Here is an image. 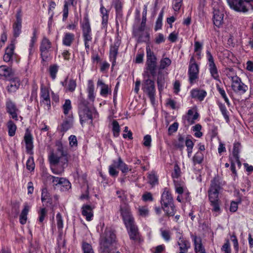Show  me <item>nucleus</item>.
Here are the masks:
<instances>
[{
    "mask_svg": "<svg viewBox=\"0 0 253 253\" xmlns=\"http://www.w3.org/2000/svg\"><path fill=\"white\" fill-rule=\"evenodd\" d=\"M221 189L219 179L214 177L211 180V186L208 190L209 199L212 211L219 213L220 212L219 193Z\"/></svg>",
    "mask_w": 253,
    "mask_h": 253,
    "instance_id": "1",
    "label": "nucleus"
},
{
    "mask_svg": "<svg viewBox=\"0 0 253 253\" xmlns=\"http://www.w3.org/2000/svg\"><path fill=\"white\" fill-rule=\"evenodd\" d=\"M88 102L82 99L79 104V115L80 117V123L83 126L84 123L88 120H90V123L92 125V120L93 118H96L98 114L94 108L89 107Z\"/></svg>",
    "mask_w": 253,
    "mask_h": 253,
    "instance_id": "2",
    "label": "nucleus"
},
{
    "mask_svg": "<svg viewBox=\"0 0 253 253\" xmlns=\"http://www.w3.org/2000/svg\"><path fill=\"white\" fill-rule=\"evenodd\" d=\"M116 239V235L110 227L105 228L100 236L99 244L102 253H110V247Z\"/></svg>",
    "mask_w": 253,
    "mask_h": 253,
    "instance_id": "3",
    "label": "nucleus"
},
{
    "mask_svg": "<svg viewBox=\"0 0 253 253\" xmlns=\"http://www.w3.org/2000/svg\"><path fill=\"white\" fill-rule=\"evenodd\" d=\"M162 208L169 216H173L175 213L173 198L169 190L165 188L161 196Z\"/></svg>",
    "mask_w": 253,
    "mask_h": 253,
    "instance_id": "4",
    "label": "nucleus"
},
{
    "mask_svg": "<svg viewBox=\"0 0 253 253\" xmlns=\"http://www.w3.org/2000/svg\"><path fill=\"white\" fill-rule=\"evenodd\" d=\"M56 146L57 147L56 150L55 152H51L48 155L50 164L58 165L62 158V161H64V159H68V152L62 144L58 142Z\"/></svg>",
    "mask_w": 253,
    "mask_h": 253,
    "instance_id": "5",
    "label": "nucleus"
},
{
    "mask_svg": "<svg viewBox=\"0 0 253 253\" xmlns=\"http://www.w3.org/2000/svg\"><path fill=\"white\" fill-rule=\"evenodd\" d=\"M230 7L238 12L246 13L253 10V0H228Z\"/></svg>",
    "mask_w": 253,
    "mask_h": 253,
    "instance_id": "6",
    "label": "nucleus"
},
{
    "mask_svg": "<svg viewBox=\"0 0 253 253\" xmlns=\"http://www.w3.org/2000/svg\"><path fill=\"white\" fill-rule=\"evenodd\" d=\"M81 27L82 30L83 37L85 49H89V42L92 41L91 29L87 14L84 17L83 21L81 22Z\"/></svg>",
    "mask_w": 253,
    "mask_h": 253,
    "instance_id": "7",
    "label": "nucleus"
},
{
    "mask_svg": "<svg viewBox=\"0 0 253 253\" xmlns=\"http://www.w3.org/2000/svg\"><path fill=\"white\" fill-rule=\"evenodd\" d=\"M144 76V77L147 76L148 78L144 79L142 81V90L149 97L151 101L153 102L155 101L156 95L155 82L149 78L150 75L147 72H145Z\"/></svg>",
    "mask_w": 253,
    "mask_h": 253,
    "instance_id": "8",
    "label": "nucleus"
},
{
    "mask_svg": "<svg viewBox=\"0 0 253 253\" xmlns=\"http://www.w3.org/2000/svg\"><path fill=\"white\" fill-rule=\"evenodd\" d=\"M146 70L150 72V74L153 77H154L156 74V57L149 47L146 48Z\"/></svg>",
    "mask_w": 253,
    "mask_h": 253,
    "instance_id": "9",
    "label": "nucleus"
},
{
    "mask_svg": "<svg viewBox=\"0 0 253 253\" xmlns=\"http://www.w3.org/2000/svg\"><path fill=\"white\" fill-rule=\"evenodd\" d=\"M231 88L234 92L240 94H244L248 89V86L242 83L237 76L231 77Z\"/></svg>",
    "mask_w": 253,
    "mask_h": 253,
    "instance_id": "10",
    "label": "nucleus"
},
{
    "mask_svg": "<svg viewBox=\"0 0 253 253\" xmlns=\"http://www.w3.org/2000/svg\"><path fill=\"white\" fill-rule=\"evenodd\" d=\"M199 72V66L196 63L193 57H191L188 68L189 81L191 84H193L198 79Z\"/></svg>",
    "mask_w": 253,
    "mask_h": 253,
    "instance_id": "11",
    "label": "nucleus"
},
{
    "mask_svg": "<svg viewBox=\"0 0 253 253\" xmlns=\"http://www.w3.org/2000/svg\"><path fill=\"white\" fill-rule=\"evenodd\" d=\"M206 53L209 61V70L211 75L213 79L220 82L219 72L214 63L213 58L209 50H207Z\"/></svg>",
    "mask_w": 253,
    "mask_h": 253,
    "instance_id": "12",
    "label": "nucleus"
},
{
    "mask_svg": "<svg viewBox=\"0 0 253 253\" xmlns=\"http://www.w3.org/2000/svg\"><path fill=\"white\" fill-rule=\"evenodd\" d=\"M51 47V42L46 37H43L40 47L41 55L43 61H46L49 55V51Z\"/></svg>",
    "mask_w": 253,
    "mask_h": 253,
    "instance_id": "13",
    "label": "nucleus"
},
{
    "mask_svg": "<svg viewBox=\"0 0 253 253\" xmlns=\"http://www.w3.org/2000/svg\"><path fill=\"white\" fill-rule=\"evenodd\" d=\"M6 110L7 113L15 121L18 120V114L20 111L17 107L16 104L11 99L7 98L5 102Z\"/></svg>",
    "mask_w": 253,
    "mask_h": 253,
    "instance_id": "14",
    "label": "nucleus"
},
{
    "mask_svg": "<svg viewBox=\"0 0 253 253\" xmlns=\"http://www.w3.org/2000/svg\"><path fill=\"white\" fill-rule=\"evenodd\" d=\"M120 212L125 225L134 222L130 208L128 205L125 204L121 206Z\"/></svg>",
    "mask_w": 253,
    "mask_h": 253,
    "instance_id": "15",
    "label": "nucleus"
},
{
    "mask_svg": "<svg viewBox=\"0 0 253 253\" xmlns=\"http://www.w3.org/2000/svg\"><path fill=\"white\" fill-rule=\"evenodd\" d=\"M145 28L140 26L138 29L133 30V36L137 39L138 42H146L149 41V34L144 31Z\"/></svg>",
    "mask_w": 253,
    "mask_h": 253,
    "instance_id": "16",
    "label": "nucleus"
},
{
    "mask_svg": "<svg viewBox=\"0 0 253 253\" xmlns=\"http://www.w3.org/2000/svg\"><path fill=\"white\" fill-rule=\"evenodd\" d=\"M22 16L21 11L19 10L16 15V21L13 25V35L15 38L18 37L21 32Z\"/></svg>",
    "mask_w": 253,
    "mask_h": 253,
    "instance_id": "17",
    "label": "nucleus"
},
{
    "mask_svg": "<svg viewBox=\"0 0 253 253\" xmlns=\"http://www.w3.org/2000/svg\"><path fill=\"white\" fill-rule=\"evenodd\" d=\"M177 237L178 238L177 245L180 251L179 253H187L188 250L190 247L189 242L183 238L179 232L177 233Z\"/></svg>",
    "mask_w": 253,
    "mask_h": 253,
    "instance_id": "18",
    "label": "nucleus"
},
{
    "mask_svg": "<svg viewBox=\"0 0 253 253\" xmlns=\"http://www.w3.org/2000/svg\"><path fill=\"white\" fill-rule=\"evenodd\" d=\"M40 95L42 98L41 102L46 105L47 109H49L51 106L49 90L48 88L43 84L41 86Z\"/></svg>",
    "mask_w": 253,
    "mask_h": 253,
    "instance_id": "19",
    "label": "nucleus"
},
{
    "mask_svg": "<svg viewBox=\"0 0 253 253\" xmlns=\"http://www.w3.org/2000/svg\"><path fill=\"white\" fill-rule=\"evenodd\" d=\"M24 139L26 144V152L31 155H33V137L28 130L26 131L25 134Z\"/></svg>",
    "mask_w": 253,
    "mask_h": 253,
    "instance_id": "20",
    "label": "nucleus"
},
{
    "mask_svg": "<svg viewBox=\"0 0 253 253\" xmlns=\"http://www.w3.org/2000/svg\"><path fill=\"white\" fill-rule=\"evenodd\" d=\"M125 225L128 230L130 238L134 241H139L140 236L138 231V228L135 225L134 222Z\"/></svg>",
    "mask_w": 253,
    "mask_h": 253,
    "instance_id": "21",
    "label": "nucleus"
},
{
    "mask_svg": "<svg viewBox=\"0 0 253 253\" xmlns=\"http://www.w3.org/2000/svg\"><path fill=\"white\" fill-rule=\"evenodd\" d=\"M68 162L67 159H64V161H61L62 165L59 167H57V165L50 164L52 172L55 174L61 175L64 171L65 168L67 166Z\"/></svg>",
    "mask_w": 253,
    "mask_h": 253,
    "instance_id": "22",
    "label": "nucleus"
},
{
    "mask_svg": "<svg viewBox=\"0 0 253 253\" xmlns=\"http://www.w3.org/2000/svg\"><path fill=\"white\" fill-rule=\"evenodd\" d=\"M20 85V80L18 78L11 79L6 87L7 90L9 93L14 92L19 88Z\"/></svg>",
    "mask_w": 253,
    "mask_h": 253,
    "instance_id": "23",
    "label": "nucleus"
},
{
    "mask_svg": "<svg viewBox=\"0 0 253 253\" xmlns=\"http://www.w3.org/2000/svg\"><path fill=\"white\" fill-rule=\"evenodd\" d=\"M77 0H65L64 2V7L63 9V21L66 20L68 16L69 6L72 5L74 7H76Z\"/></svg>",
    "mask_w": 253,
    "mask_h": 253,
    "instance_id": "24",
    "label": "nucleus"
},
{
    "mask_svg": "<svg viewBox=\"0 0 253 253\" xmlns=\"http://www.w3.org/2000/svg\"><path fill=\"white\" fill-rule=\"evenodd\" d=\"M15 46L14 44H10L5 49V54L3 55V59L6 62H11L12 61L14 55V50Z\"/></svg>",
    "mask_w": 253,
    "mask_h": 253,
    "instance_id": "25",
    "label": "nucleus"
},
{
    "mask_svg": "<svg viewBox=\"0 0 253 253\" xmlns=\"http://www.w3.org/2000/svg\"><path fill=\"white\" fill-rule=\"evenodd\" d=\"M119 46L120 43L119 42H114L113 45H111L110 49V60L112 62L113 65H114L116 62Z\"/></svg>",
    "mask_w": 253,
    "mask_h": 253,
    "instance_id": "26",
    "label": "nucleus"
},
{
    "mask_svg": "<svg viewBox=\"0 0 253 253\" xmlns=\"http://www.w3.org/2000/svg\"><path fill=\"white\" fill-rule=\"evenodd\" d=\"M199 116L198 113L195 109H189L188 111L187 115L184 118L187 120L189 124L192 125L195 123V121Z\"/></svg>",
    "mask_w": 253,
    "mask_h": 253,
    "instance_id": "27",
    "label": "nucleus"
},
{
    "mask_svg": "<svg viewBox=\"0 0 253 253\" xmlns=\"http://www.w3.org/2000/svg\"><path fill=\"white\" fill-rule=\"evenodd\" d=\"M223 13L218 10L213 11V22L215 26L219 27L223 23Z\"/></svg>",
    "mask_w": 253,
    "mask_h": 253,
    "instance_id": "28",
    "label": "nucleus"
},
{
    "mask_svg": "<svg viewBox=\"0 0 253 253\" xmlns=\"http://www.w3.org/2000/svg\"><path fill=\"white\" fill-rule=\"evenodd\" d=\"M191 97L200 101H203L206 96L207 92L203 89L198 88L193 89L190 91Z\"/></svg>",
    "mask_w": 253,
    "mask_h": 253,
    "instance_id": "29",
    "label": "nucleus"
},
{
    "mask_svg": "<svg viewBox=\"0 0 253 253\" xmlns=\"http://www.w3.org/2000/svg\"><path fill=\"white\" fill-rule=\"evenodd\" d=\"M97 84L98 86H101L100 93L102 96L106 97L109 94H111V88L109 87L108 84H106L105 83H104V82L102 80H98L97 81Z\"/></svg>",
    "mask_w": 253,
    "mask_h": 253,
    "instance_id": "30",
    "label": "nucleus"
},
{
    "mask_svg": "<svg viewBox=\"0 0 253 253\" xmlns=\"http://www.w3.org/2000/svg\"><path fill=\"white\" fill-rule=\"evenodd\" d=\"M75 40V35L69 32L64 33L62 38V43L67 46H70Z\"/></svg>",
    "mask_w": 253,
    "mask_h": 253,
    "instance_id": "31",
    "label": "nucleus"
},
{
    "mask_svg": "<svg viewBox=\"0 0 253 253\" xmlns=\"http://www.w3.org/2000/svg\"><path fill=\"white\" fill-rule=\"evenodd\" d=\"M193 240L196 253H206L205 249L202 244V240L201 238L194 236Z\"/></svg>",
    "mask_w": 253,
    "mask_h": 253,
    "instance_id": "32",
    "label": "nucleus"
},
{
    "mask_svg": "<svg viewBox=\"0 0 253 253\" xmlns=\"http://www.w3.org/2000/svg\"><path fill=\"white\" fill-rule=\"evenodd\" d=\"M87 91L88 93V99L93 102L95 99L94 85L92 80H89L87 83Z\"/></svg>",
    "mask_w": 253,
    "mask_h": 253,
    "instance_id": "33",
    "label": "nucleus"
},
{
    "mask_svg": "<svg viewBox=\"0 0 253 253\" xmlns=\"http://www.w3.org/2000/svg\"><path fill=\"white\" fill-rule=\"evenodd\" d=\"M82 214L85 216L87 221H90L93 216L92 210L90 206L84 205L82 208Z\"/></svg>",
    "mask_w": 253,
    "mask_h": 253,
    "instance_id": "34",
    "label": "nucleus"
},
{
    "mask_svg": "<svg viewBox=\"0 0 253 253\" xmlns=\"http://www.w3.org/2000/svg\"><path fill=\"white\" fill-rule=\"evenodd\" d=\"M13 75L12 69L4 65L0 66V76H3L5 78H10Z\"/></svg>",
    "mask_w": 253,
    "mask_h": 253,
    "instance_id": "35",
    "label": "nucleus"
},
{
    "mask_svg": "<svg viewBox=\"0 0 253 253\" xmlns=\"http://www.w3.org/2000/svg\"><path fill=\"white\" fill-rule=\"evenodd\" d=\"M157 83L158 85V90L161 93V92L164 90L166 84V80L164 76L162 73L159 72L158 73Z\"/></svg>",
    "mask_w": 253,
    "mask_h": 253,
    "instance_id": "36",
    "label": "nucleus"
},
{
    "mask_svg": "<svg viewBox=\"0 0 253 253\" xmlns=\"http://www.w3.org/2000/svg\"><path fill=\"white\" fill-rule=\"evenodd\" d=\"M73 118H66L61 125V131L65 132L70 129L73 125Z\"/></svg>",
    "mask_w": 253,
    "mask_h": 253,
    "instance_id": "37",
    "label": "nucleus"
},
{
    "mask_svg": "<svg viewBox=\"0 0 253 253\" xmlns=\"http://www.w3.org/2000/svg\"><path fill=\"white\" fill-rule=\"evenodd\" d=\"M204 156L202 152L198 151L192 158V162L194 166L201 164L204 161Z\"/></svg>",
    "mask_w": 253,
    "mask_h": 253,
    "instance_id": "38",
    "label": "nucleus"
},
{
    "mask_svg": "<svg viewBox=\"0 0 253 253\" xmlns=\"http://www.w3.org/2000/svg\"><path fill=\"white\" fill-rule=\"evenodd\" d=\"M8 129V133L9 136L12 137L15 135L17 126L15 123L11 120H9L6 124Z\"/></svg>",
    "mask_w": 253,
    "mask_h": 253,
    "instance_id": "39",
    "label": "nucleus"
},
{
    "mask_svg": "<svg viewBox=\"0 0 253 253\" xmlns=\"http://www.w3.org/2000/svg\"><path fill=\"white\" fill-rule=\"evenodd\" d=\"M58 185L60 186V189L63 191H67L71 188V184L70 181L64 177H61Z\"/></svg>",
    "mask_w": 253,
    "mask_h": 253,
    "instance_id": "40",
    "label": "nucleus"
},
{
    "mask_svg": "<svg viewBox=\"0 0 253 253\" xmlns=\"http://www.w3.org/2000/svg\"><path fill=\"white\" fill-rule=\"evenodd\" d=\"M117 164V168H119L123 173H126L128 171L131 170V169L123 161L121 157L118 158Z\"/></svg>",
    "mask_w": 253,
    "mask_h": 253,
    "instance_id": "41",
    "label": "nucleus"
},
{
    "mask_svg": "<svg viewBox=\"0 0 253 253\" xmlns=\"http://www.w3.org/2000/svg\"><path fill=\"white\" fill-rule=\"evenodd\" d=\"M148 183L153 187L158 184V178L154 171L148 173Z\"/></svg>",
    "mask_w": 253,
    "mask_h": 253,
    "instance_id": "42",
    "label": "nucleus"
},
{
    "mask_svg": "<svg viewBox=\"0 0 253 253\" xmlns=\"http://www.w3.org/2000/svg\"><path fill=\"white\" fill-rule=\"evenodd\" d=\"M117 168V161H113V163L111 165H110L109 167V172L111 176L113 177L117 176L119 173V171H118L116 169Z\"/></svg>",
    "mask_w": 253,
    "mask_h": 253,
    "instance_id": "43",
    "label": "nucleus"
},
{
    "mask_svg": "<svg viewBox=\"0 0 253 253\" xmlns=\"http://www.w3.org/2000/svg\"><path fill=\"white\" fill-rule=\"evenodd\" d=\"M56 6V3L54 1H51L49 3V8H48V13L50 15V17L49 18L48 25L49 27L50 25L51 24L52 20L53 18V16L54 15V12L53 11V10L55 8Z\"/></svg>",
    "mask_w": 253,
    "mask_h": 253,
    "instance_id": "44",
    "label": "nucleus"
},
{
    "mask_svg": "<svg viewBox=\"0 0 253 253\" xmlns=\"http://www.w3.org/2000/svg\"><path fill=\"white\" fill-rule=\"evenodd\" d=\"M138 213L139 215L145 217L149 215V211L146 206H139L138 208Z\"/></svg>",
    "mask_w": 253,
    "mask_h": 253,
    "instance_id": "45",
    "label": "nucleus"
},
{
    "mask_svg": "<svg viewBox=\"0 0 253 253\" xmlns=\"http://www.w3.org/2000/svg\"><path fill=\"white\" fill-rule=\"evenodd\" d=\"M63 112L65 115L69 114V111L72 109L71 102L69 99H66L65 101L64 104L62 106Z\"/></svg>",
    "mask_w": 253,
    "mask_h": 253,
    "instance_id": "46",
    "label": "nucleus"
},
{
    "mask_svg": "<svg viewBox=\"0 0 253 253\" xmlns=\"http://www.w3.org/2000/svg\"><path fill=\"white\" fill-rule=\"evenodd\" d=\"M112 130L115 137H118L119 135L120 131V126L116 120H113L112 122Z\"/></svg>",
    "mask_w": 253,
    "mask_h": 253,
    "instance_id": "47",
    "label": "nucleus"
},
{
    "mask_svg": "<svg viewBox=\"0 0 253 253\" xmlns=\"http://www.w3.org/2000/svg\"><path fill=\"white\" fill-rule=\"evenodd\" d=\"M217 89L219 93L222 96V97L224 99L225 102L227 103V105L229 106L230 105V101L226 94L225 91L223 88L219 87L218 85H216Z\"/></svg>",
    "mask_w": 253,
    "mask_h": 253,
    "instance_id": "48",
    "label": "nucleus"
},
{
    "mask_svg": "<svg viewBox=\"0 0 253 253\" xmlns=\"http://www.w3.org/2000/svg\"><path fill=\"white\" fill-rule=\"evenodd\" d=\"M100 12L102 15V24H106L108 19V14L107 9L103 5L100 7Z\"/></svg>",
    "mask_w": 253,
    "mask_h": 253,
    "instance_id": "49",
    "label": "nucleus"
},
{
    "mask_svg": "<svg viewBox=\"0 0 253 253\" xmlns=\"http://www.w3.org/2000/svg\"><path fill=\"white\" fill-rule=\"evenodd\" d=\"M76 82L74 80H70L66 86V91L73 92L76 87Z\"/></svg>",
    "mask_w": 253,
    "mask_h": 253,
    "instance_id": "50",
    "label": "nucleus"
},
{
    "mask_svg": "<svg viewBox=\"0 0 253 253\" xmlns=\"http://www.w3.org/2000/svg\"><path fill=\"white\" fill-rule=\"evenodd\" d=\"M82 249L84 251V253H94L92 246L87 243H83Z\"/></svg>",
    "mask_w": 253,
    "mask_h": 253,
    "instance_id": "51",
    "label": "nucleus"
},
{
    "mask_svg": "<svg viewBox=\"0 0 253 253\" xmlns=\"http://www.w3.org/2000/svg\"><path fill=\"white\" fill-rule=\"evenodd\" d=\"M171 63V61L169 58L162 59L160 61V68L161 69H164L166 67L169 66Z\"/></svg>",
    "mask_w": 253,
    "mask_h": 253,
    "instance_id": "52",
    "label": "nucleus"
},
{
    "mask_svg": "<svg viewBox=\"0 0 253 253\" xmlns=\"http://www.w3.org/2000/svg\"><path fill=\"white\" fill-rule=\"evenodd\" d=\"M37 40V31L36 29L34 30L33 33V36L31 38V40L30 41V48H29V52L30 53H31L32 48L34 46V45L35 43L36 42Z\"/></svg>",
    "mask_w": 253,
    "mask_h": 253,
    "instance_id": "53",
    "label": "nucleus"
},
{
    "mask_svg": "<svg viewBox=\"0 0 253 253\" xmlns=\"http://www.w3.org/2000/svg\"><path fill=\"white\" fill-rule=\"evenodd\" d=\"M35 163L34 162V159L33 157H30L28 159L26 163L27 169L30 171L34 170L35 169Z\"/></svg>",
    "mask_w": 253,
    "mask_h": 253,
    "instance_id": "54",
    "label": "nucleus"
},
{
    "mask_svg": "<svg viewBox=\"0 0 253 253\" xmlns=\"http://www.w3.org/2000/svg\"><path fill=\"white\" fill-rule=\"evenodd\" d=\"M49 70L51 77L52 78V79H55L57 72L58 71L57 66L56 65L50 66Z\"/></svg>",
    "mask_w": 253,
    "mask_h": 253,
    "instance_id": "55",
    "label": "nucleus"
},
{
    "mask_svg": "<svg viewBox=\"0 0 253 253\" xmlns=\"http://www.w3.org/2000/svg\"><path fill=\"white\" fill-rule=\"evenodd\" d=\"M183 0H173V8L175 11H178L182 5Z\"/></svg>",
    "mask_w": 253,
    "mask_h": 253,
    "instance_id": "56",
    "label": "nucleus"
},
{
    "mask_svg": "<svg viewBox=\"0 0 253 253\" xmlns=\"http://www.w3.org/2000/svg\"><path fill=\"white\" fill-rule=\"evenodd\" d=\"M39 221L40 223H42L44 219V218L46 215L47 211L45 208H42L39 211Z\"/></svg>",
    "mask_w": 253,
    "mask_h": 253,
    "instance_id": "57",
    "label": "nucleus"
},
{
    "mask_svg": "<svg viewBox=\"0 0 253 253\" xmlns=\"http://www.w3.org/2000/svg\"><path fill=\"white\" fill-rule=\"evenodd\" d=\"M161 236L167 242H168L170 239V232L166 230H161Z\"/></svg>",
    "mask_w": 253,
    "mask_h": 253,
    "instance_id": "58",
    "label": "nucleus"
},
{
    "mask_svg": "<svg viewBox=\"0 0 253 253\" xmlns=\"http://www.w3.org/2000/svg\"><path fill=\"white\" fill-rule=\"evenodd\" d=\"M221 250L223 253H231L230 245L229 240H226V242L222 246Z\"/></svg>",
    "mask_w": 253,
    "mask_h": 253,
    "instance_id": "59",
    "label": "nucleus"
},
{
    "mask_svg": "<svg viewBox=\"0 0 253 253\" xmlns=\"http://www.w3.org/2000/svg\"><path fill=\"white\" fill-rule=\"evenodd\" d=\"M239 146L240 144L236 143L233 147V155L237 161H239Z\"/></svg>",
    "mask_w": 253,
    "mask_h": 253,
    "instance_id": "60",
    "label": "nucleus"
},
{
    "mask_svg": "<svg viewBox=\"0 0 253 253\" xmlns=\"http://www.w3.org/2000/svg\"><path fill=\"white\" fill-rule=\"evenodd\" d=\"M230 239L233 243L234 248L235 249L236 253H238L239 251V245L236 236L234 234H233L231 236Z\"/></svg>",
    "mask_w": 253,
    "mask_h": 253,
    "instance_id": "61",
    "label": "nucleus"
},
{
    "mask_svg": "<svg viewBox=\"0 0 253 253\" xmlns=\"http://www.w3.org/2000/svg\"><path fill=\"white\" fill-rule=\"evenodd\" d=\"M57 225L58 229L61 230L63 226V219L62 216L60 213H58L56 215Z\"/></svg>",
    "mask_w": 253,
    "mask_h": 253,
    "instance_id": "62",
    "label": "nucleus"
},
{
    "mask_svg": "<svg viewBox=\"0 0 253 253\" xmlns=\"http://www.w3.org/2000/svg\"><path fill=\"white\" fill-rule=\"evenodd\" d=\"M69 144L71 147H76L78 145L77 137L74 135H71L69 137Z\"/></svg>",
    "mask_w": 253,
    "mask_h": 253,
    "instance_id": "63",
    "label": "nucleus"
},
{
    "mask_svg": "<svg viewBox=\"0 0 253 253\" xmlns=\"http://www.w3.org/2000/svg\"><path fill=\"white\" fill-rule=\"evenodd\" d=\"M180 174V169L178 165H176L174 167V172L172 173V176L173 178H178Z\"/></svg>",
    "mask_w": 253,
    "mask_h": 253,
    "instance_id": "64",
    "label": "nucleus"
}]
</instances>
